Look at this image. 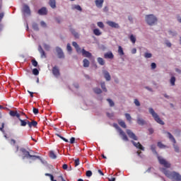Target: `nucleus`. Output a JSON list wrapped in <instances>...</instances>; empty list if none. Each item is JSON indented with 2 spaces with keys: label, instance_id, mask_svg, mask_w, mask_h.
<instances>
[{
  "label": "nucleus",
  "instance_id": "obj_1",
  "mask_svg": "<svg viewBox=\"0 0 181 181\" xmlns=\"http://www.w3.org/2000/svg\"><path fill=\"white\" fill-rule=\"evenodd\" d=\"M21 152L23 153V159H32L33 160H36V159H40V156L33 155L35 151L33 150H26L25 148H20Z\"/></svg>",
  "mask_w": 181,
  "mask_h": 181
},
{
  "label": "nucleus",
  "instance_id": "obj_2",
  "mask_svg": "<svg viewBox=\"0 0 181 181\" xmlns=\"http://www.w3.org/2000/svg\"><path fill=\"white\" fill-rule=\"evenodd\" d=\"M160 170L163 172V173H164V175H165L167 177H168V179H173L174 180L181 181V175L175 171L170 172L166 170V168H161Z\"/></svg>",
  "mask_w": 181,
  "mask_h": 181
},
{
  "label": "nucleus",
  "instance_id": "obj_3",
  "mask_svg": "<svg viewBox=\"0 0 181 181\" xmlns=\"http://www.w3.org/2000/svg\"><path fill=\"white\" fill-rule=\"evenodd\" d=\"M148 111H149V113L152 115L154 121H156L157 124H159L160 125H165V122H163L162 119H160L158 113H156L155 110H153V108L150 107L148 109Z\"/></svg>",
  "mask_w": 181,
  "mask_h": 181
},
{
  "label": "nucleus",
  "instance_id": "obj_4",
  "mask_svg": "<svg viewBox=\"0 0 181 181\" xmlns=\"http://www.w3.org/2000/svg\"><path fill=\"white\" fill-rule=\"evenodd\" d=\"M145 21L149 26H153L158 22V18L153 14H149L146 16Z\"/></svg>",
  "mask_w": 181,
  "mask_h": 181
},
{
  "label": "nucleus",
  "instance_id": "obj_5",
  "mask_svg": "<svg viewBox=\"0 0 181 181\" xmlns=\"http://www.w3.org/2000/svg\"><path fill=\"white\" fill-rule=\"evenodd\" d=\"M165 134H168V139L173 143V148L175 149V151L177 153H179L180 148L179 147L176 145V139L170 134L169 132H165Z\"/></svg>",
  "mask_w": 181,
  "mask_h": 181
},
{
  "label": "nucleus",
  "instance_id": "obj_6",
  "mask_svg": "<svg viewBox=\"0 0 181 181\" xmlns=\"http://www.w3.org/2000/svg\"><path fill=\"white\" fill-rule=\"evenodd\" d=\"M113 126L115 127V128L116 129H117V131H118L119 135H121L123 141H129L127 134L122 131V129H121V127H119V126H118L117 124H114Z\"/></svg>",
  "mask_w": 181,
  "mask_h": 181
},
{
  "label": "nucleus",
  "instance_id": "obj_7",
  "mask_svg": "<svg viewBox=\"0 0 181 181\" xmlns=\"http://www.w3.org/2000/svg\"><path fill=\"white\" fill-rule=\"evenodd\" d=\"M157 158L160 165H162L163 166H164V168H170V163L165 160L163 158L159 156H158Z\"/></svg>",
  "mask_w": 181,
  "mask_h": 181
},
{
  "label": "nucleus",
  "instance_id": "obj_8",
  "mask_svg": "<svg viewBox=\"0 0 181 181\" xmlns=\"http://www.w3.org/2000/svg\"><path fill=\"white\" fill-rule=\"evenodd\" d=\"M52 74H53V76H54V77H59V76H60V69H59V66H54L52 68Z\"/></svg>",
  "mask_w": 181,
  "mask_h": 181
},
{
  "label": "nucleus",
  "instance_id": "obj_9",
  "mask_svg": "<svg viewBox=\"0 0 181 181\" xmlns=\"http://www.w3.org/2000/svg\"><path fill=\"white\" fill-rule=\"evenodd\" d=\"M126 132L129 137L131 138V139H134V141H138V137L134 134V132H132V131L130 129H127Z\"/></svg>",
  "mask_w": 181,
  "mask_h": 181
},
{
  "label": "nucleus",
  "instance_id": "obj_10",
  "mask_svg": "<svg viewBox=\"0 0 181 181\" xmlns=\"http://www.w3.org/2000/svg\"><path fill=\"white\" fill-rule=\"evenodd\" d=\"M106 23L110 28H114L115 29H119V24L115 23L114 21H107Z\"/></svg>",
  "mask_w": 181,
  "mask_h": 181
},
{
  "label": "nucleus",
  "instance_id": "obj_11",
  "mask_svg": "<svg viewBox=\"0 0 181 181\" xmlns=\"http://www.w3.org/2000/svg\"><path fill=\"white\" fill-rule=\"evenodd\" d=\"M56 52L59 59H64V53L63 52V49H62V48L57 47Z\"/></svg>",
  "mask_w": 181,
  "mask_h": 181
},
{
  "label": "nucleus",
  "instance_id": "obj_12",
  "mask_svg": "<svg viewBox=\"0 0 181 181\" xmlns=\"http://www.w3.org/2000/svg\"><path fill=\"white\" fill-rule=\"evenodd\" d=\"M38 52H40L42 59H46V52H45V50H43L42 45L38 46Z\"/></svg>",
  "mask_w": 181,
  "mask_h": 181
},
{
  "label": "nucleus",
  "instance_id": "obj_13",
  "mask_svg": "<svg viewBox=\"0 0 181 181\" xmlns=\"http://www.w3.org/2000/svg\"><path fill=\"white\" fill-rule=\"evenodd\" d=\"M132 144H133L134 146H135L138 149H141V151H145V148H144L143 146L141 145V143L139 142L136 143L132 140Z\"/></svg>",
  "mask_w": 181,
  "mask_h": 181
},
{
  "label": "nucleus",
  "instance_id": "obj_14",
  "mask_svg": "<svg viewBox=\"0 0 181 181\" xmlns=\"http://www.w3.org/2000/svg\"><path fill=\"white\" fill-rule=\"evenodd\" d=\"M82 55L83 56V57H88V59H90V57L93 56L91 52L86 51L84 49H82Z\"/></svg>",
  "mask_w": 181,
  "mask_h": 181
},
{
  "label": "nucleus",
  "instance_id": "obj_15",
  "mask_svg": "<svg viewBox=\"0 0 181 181\" xmlns=\"http://www.w3.org/2000/svg\"><path fill=\"white\" fill-rule=\"evenodd\" d=\"M95 4L97 8H99L100 9H101V8H103V5L104 4V0H95Z\"/></svg>",
  "mask_w": 181,
  "mask_h": 181
},
{
  "label": "nucleus",
  "instance_id": "obj_16",
  "mask_svg": "<svg viewBox=\"0 0 181 181\" xmlns=\"http://www.w3.org/2000/svg\"><path fill=\"white\" fill-rule=\"evenodd\" d=\"M23 13H26L27 15H30V8L28 5H24L23 7Z\"/></svg>",
  "mask_w": 181,
  "mask_h": 181
},
{
  "label": "nucleus",
  "instance_id": "obj_17",
  "mask_svg": "<svg viewBox=\"0 0 181 181\" xmlns=\"http://www.w3.org/2000/svg\"><path fill=\"white\" fill-rule=\"evenodd\" d=\"M103 73L104 74V77L106 81H110V80H111V76L110 75V72H108L107 71H103Z\"/></svg>",
  "mask_w": 181,
  "mask_h": 181
},
{
  "label": "nucleus",
  "instance_id": "obj_18",
  "mask_svg": "<svg viewBox=\"0 0 181 181\" xmlns=\"http://www.w3.org/2000/svg\"><path fill=\"white\" fill-rule=\"evenodd\" d=\"M11 117H17L18 119L21 118V115L18 113V111L11 110L9 112Z\"/></svg>",
  "mask_w": 181,
  "mask_h": 181
},
{
  "label": "nucleus",
  "instance_id": "obj_19",
  "mask_svg": "<svg viewBox=\"0 0 181 181\" xmlns=\"http://www.w3.org/2000/svg\"><path fill=\"white\" fill-rule=\"evenodd\" d=\"M38 14L39 15H47V9H46L45 7L41 8L40 10H38Z\"/></svg>",
  "mask_w": 181,
  "mask_h": 181
},
{
  "label": "nucleus",
  "instance_id": "obj_20",
  "mask_svg": "<svg viewBox=\"0 0 181 181\" xmlns=\"http://www.w3.org/2000/svg\"><path fill=\"white\" fill-rule=\"evenodd\" d=\"M105 59H114V54L111 52H107L104 54Z\"/></svg>",
  "mask_w": 181,
  "mask_h": 181
},
{
  "label": "nucleus",
  "instance_id": "obj_21",
  "mask_svg": "<svg viewBox=\"0 0 181 181\" xmlns=\"http://www.w3.org/2000/svg\"><path fill=\"white\" fill-rule=\"evenodd\" d=\"M137 124H139V125H145V124H146V122L144 119H142V118H141V117H138L137 118Z\"/></svg>",
  "mask_w": 181,
  "mask_h": 181
},
{
  "label": "nucleus",
  "instance_id": "obj_22",
  "mask_svg": "<svg viewBox=\"0 0 181 181\" xmlns=\"http://www.w3.org/2000/svg\"><path fill=\"white\" fill-rule=\"evenodd\" d=\"M70 31L72 33V35H74V37H76V39H78L80 35H78V33L76 32L75 29L71 28Z\"/></svg>",
  "mask_w": 181,
  "mask_h": 181
},
{
  "label": "nucleus",
  "instance_id": "obj_23",
  "mask_svg": "<svg viewBox=\"0 0 181 181\" xmlns=\"http://www.w3.org/2000/svg\"><path fill=\"white\" fill-rule=\"evenodd\" d=\"M49 5L52 9L56 8V0H49Z\"/></svg>",
  "mask_w": 181,
  "mask_h": 181
},
{
  "label": "nucleus",
  "instance_id": "obj_24",
  "mask_svg": "<svg viewBox=\"0 0 181 181\" xmlns=\"http://www.w3.org/2000/svg\"><path fill=\"white\" fill-rule=\"evenodd\" d=\"M18 119L21 122V127H26V125H28V120L22 119L21 117Z\"/></svg>",
  "mask_w": 181,
  "mask_h": 181
},
{
  "label": "nucleus",
  "instance_id": "obj_25",
  "mask_svg": "<svg viewBox=\"0 0 181 181\" xmlns=\"http://www.w3.org/2000/svg\"><path fill=\"white\" fill-rule=\"evenodd\" d=\"M98 60V63L100 65V66H104V64H105V61H104V59L101 58V57H98L97 59Z\"/></svg>",
  "mask_w": 181,
  "mask_h": 181
},
{
  "label": "nucleus",
  "instance_id": "obj_26",
  "mask_svg": "<svg viewBox=\"0 0 181 181\" xmlns=\"http://www.w3.org/2000/svg\"><path fill=\"white\" fill-rule=\"evenodd\" d=\"M83 67H89L90 66V61H88V59H84L83 60Z\"/></svg>",
  "mask_w": 181,
  "mask_h": 181
},
{
  "label": "nucleus",
  "instance_id": "obj_27",
  "mask_svg": "<svg viewBox=\"0 0 181 181\" xmlns=\"http://www.w3.org/2000/svg\"><path fill=\"white\" fill-rule=\"evenodd\" d=\"M1 9V6H0ZM4 16H5V13L4 12L0 13V23L2 22V19H4ZM2 30V25H0V32Z\"/></svg>",
  "mask_w": 181,
  "mask_h": 181
},
{
  "label": "nucleus",
  "instance_id": "obj_28",
  "mask_svg": "<svg viewBox=\"0 0 181 181\" xmlns=\"http://www.w3.org/2000/svg\"><path fill=\"white\" fill-rule=\"evenodd\" d=\"M118 124L119 126L122 127V128H127V124H125V122L122 120H118Z\"/></svg>",
  "mask_w": 181,
  "mask_h": 181
},
{
  "label": "nucleus",
  "instance_id": "obj_29",
  "mask_svg": "<svg viewBox=\"0 0 181 181\" xmlns=\"http://www.w3.org/2000/svg\"><path fill=\"white\" fill-rule=\"evenodd\" d=\"M93 33L95 36H101L102 34L101 31L98 28L93 30Z\"/></svg>",
  "mask_w": 181,
  "mask_h": 181
},
{
  "label": "nucleus",
  "instance_id": "obj_30",
  "mask_svg": "<svg viewBox=\"0 0 181 181\" xmlns=\"http://www.w3.org/2000/svg\"><path fill=\"white\" fill-rule=\"evenodd\" d=\"M72 9H76V11H79V12H81V11H83V8H81V6H80V5L72 6Z\"/></svg>",
  "mask_w": 181,
  "mask_h": 181
},
{
  "label": "nucleus",
  "instance_id": "obj_31",
  "mask_svg": "<svg viewBox=\"0 0 181 181\" xmlns=\"http://www.w3.org/2000/svg\"><path fill=\"white\" fill-rule=\"evenodd\" d=\"M49 158H51V159H56L57 158V156H56L54 151H49Z\"/></svg>",
  "mask_w": 181,
  "mask_h": 181
},
{
  "label": "nucleus",
  "instance_id": "obj_32",
  "mask_svg": "<svg viewBox=\"0 0 181 181\" xmlns=\"http://www.w3.org/2000/svg\"><path fill=\"white\" fill-rule=\"evenodd\" d=\"M129 39L132 43H133V45H135V42H136V37L134 35H131Z\"/></svg>",
  "mask_w": 181,
  "mask_h": 181
},
{
  "label": "nucleus",
  "instance_id": "obj_33",
  "mask_svg": "<svg viewBox=\"0 0 181 181\" xmlns=\"http://www.w3.org/2000/svg\"><path fill=\"white\" fill-rule=\"evenodd\" d=\"M151 150L152 151L153 153H154L155 155H158V151H156V146L151 145Z\"/></svg>",
  "mask_w": 181,
  "mask_h": 181
},
{
  "label": "nucleus",
  "instance_id": "obj_34",
  "mask_svg": "<svg viewBox=\"0 0 181 181\" xmlns=\"http://www.w3.org/2000/svg\"><path fill=\"white\" fill-rule=\"evenodd\" d=\"M118 53L119 56H124V49H122V47L121 46L118 47Z\"/></svg>",
  "mask_w": 181,
  "mask_h": 181
},
{
  "label": "nucleus",
  "instance_id": "obj_35",
  "mask_svg": "<svg viewBox=\"0 0 181 181\" xmlns=\"http://www.w3.org/2000/svg\"><path fill=\"white\" fill-rule=\"evenodd\" d=\"M157 145L160 149H165V148H167V146L160 141L158 142Z\"/></svg>",
  "mask_w": 181,
  "mask_h": 181
},
{
  "label": "nucleus",
  "instance_id": "obj_36",
  "mask_svg": "<svg viewBox=\"0 0 181 181\" xmlns=\"http://www.w3.org/2000/svg\"><path fill=\"white\" fill-rule=\"evenodd\" d=\"M124 115H125L126 119L129 121V122H131V121H132V117H131V115H129V113H125Z\"/></svg>",
  "mask_w": 181,
  "mask_h": 181
},
{
  "label": "nucleus",
  "instance_id": "obj_37",
  "mask_svg": "<svg viewBox=\"0 0 181 181\" xmlns=\"http://www.w3.org/2000/svg\"><path fill=\"white\" fill-rule=\"evenodd\" d=\"M72 45L74 46V47H75L77 52L80 50V46H78V44H77V42H73Z\"/></svg>",
  "mask_w": 181,
  "mask_h": 181
},
{
  "label": "nucleus",
  "instance_id": "obj_38",
  "mask_svg": "<svg viewBox=\"0 0 181 181\" xmlns=\"http://www.w3.org/2000/svg\"><path fill=\"white\" fill-rule=\"evenodd\" d=\"M176 82V78L175 76H172L170 79V83L171 86H175V83Z\"/></svg>",
  "mask_w": 181,
  "mask_h": 181
},
{
  "label": "nucleus",
  "instance_id": "obj_39",
  "mask_svg": "<svg viewBox=\"0 0 181 181\" xmlns=\"http://www.w3.org/2000/svg\"><path fill=\"white\" fill-rule=\"evenodd\" d=\"M93 91L95 93V94H101L103 93V90L98 88H93Z\"/></svg>",
  "mask_w": 181,
  "mask_h": 181
},
{
  "label": "nucleus",
  "instance_id": "obj_40",
  "mask_svg": "<svg viewBox=\"0 0 181 181\" xmlns=\"http://www.w3.org/2000/svg\"><path fill=\"white\" fill-rule=\"evenodd\" d=\"M100 86L103 90L105 91V93H107V88H105V82L101 83Z\"/></svg>",
  "mask_w": 181,
  "mask_h": 181
},
{
  "label": "nucleus",
  "instance_id": "obj_41",
  "mask_svg": "<svg viewBox=\"0 0 181 181\" xmlns=\"http://www.w3.org/2000/svg\"><path fill=\"white\" fill-rule=\"evenodd\" d=\"M55 135L57 136H58L59 138H60L61 139H62V141H64V142H69L68 139H66V138L62 136V135H60L59 134H56Z\"/></svg>",
  "mask_w": 181,
  "mask_h": 181
},
{
  "label": "nucleus",
  "instance_id": "obj_42",
  "mask_svg": "<svg viewBox=\"0 0 181 181\" xmlns=\"http://www.w3.org/2000/svg\"><path fill=\"white\" fill-rule=\"evenodd\" d=\"M32 26L34 30H39V26L37 25V23H33Z\"/></svg>",
  "mask_w": 181,
  "mask_h": 181
},
{
  "label": "nucleus",
  "instance_id": "obj_43",
  "mask_svg": "<svg viewBox=\"0 0 181 181\" xmlns=\"http://www.w3.org/2000/svg\"><path fill=\"white\" fill-rule=\"evenodd\" d=\"M45 175L49 176V177H50L51 181H57V180H54V177L52 174L45 173Z\"/></svg>",
  "mask_w": 181,
  "mask_h": 181
},
{
  "label": "nucleus",
  "instance_id": "obj_44",
  "mask_svg": "<svg viewBox=\"0 0 181 181\" xmlns=\"http://www.w3.org/2000/svg\"><path fill=\"white\" fill-rule=\"evenodd\" d=\"M43 46H44L45 50H46L47 52H49L50 50V45L47 44H44Z\"/></svg>",
  "mask_w": 181,
  "mask_h": 181
},
{
  "label": "nucleus",
  "instance_id": "obj_45",
  "mask_svg": "<svg viewBox=\"0 0 181 181\" xmlns=\"http://www.w3.org/2000/svg\"><path fill=\"white\" fill-rule=\"evenodd\" d=\"M107 101L109 103L110 107H114V105H115V104L114 103V101H112V100L107 99Z\"/></svg>",
  "mask_w": 181,
  "mask_h": 181
},
{
  "label": "nucleus",
  "instance_id": "obj_46",
  "mask_svg": "<svg viewBox=\"0 0 181 181\" xmlns=\"http://www.w3.org/2000/svg\"><path fill=\"white\" fill-rule=\"evenodd\" d=\"M33 127L34 128H36L37 127V122L33 120L31 122V127Z\"/></svg>",
  "mask_w": 181,
  "mask_h": 181
},
{
  "label": "nucleus",
  "instance_id": "obj_47",
  "mask_svg": "<svg viewBox=\"0 0 181 181\" xmlns=\"http://www.w3.org/2000/svg\"><path fill=\"white\" fill-rule=\"evenodd\" d=\"M144 57H146V59H151V57H152V54L146 52L144 54Z\"/></svg>",
  "mask_w": 181,
  "mask_h": 181
},
{
  "label": "nucleus",
  "instance_id": "obj_48",
  "mask_svg": "<svg viewBox=\"0 0 181 181\" xmlns=\"http://www.w3.org/2000/svg\"><path fill=\"white\" fill-rule=\"evenodd\" d=\"M97 25L100 29H104V23L103 22H98Z\"/></svg>",
  "mask_w": 181,
  "mask_h": 181
},
{
  "label": "nucleus",
  "instance_id": "obj_49",
  "mask_svg": "<svg viewBox=\"0 0 181 181\" xmlns=\"http://www.w3.org/2000/svg\"><path fill=\"white\" fill-rule=\"evenodd\" d=\"M31 63L34 67H37V62L35 59H32Z\"/></svg>",
  "mask_w": 181,
  "mask_h": 181
},
{
  "label": "nucleus",
  "instance_id": "obj_50",
  "mask_svg": "<svg viewBox=\"0 0 181 181\" xmlns=\"http://www.w3.org/2000/svg\"><path fill=\"white\" fill-rule=\"evenodd\" d=\"M86 176L87 177H91L93 176V172L91 170L86 171Z\"/></svg>",
  "mask_w": 181,
  "mask_h": 181
},
{
  "label": "nucleus",
  "instance_id": "obj_51",
  "mask_svg": "<svg viewBox=\"0 0 181 181\" xmlns=\"http://www.w3.org/2000/svg\"><path fill=\"white\" fill-rule=\"evenodd\" d=\"M33 74H34V76H38L39 74V70H37V69H34L33 70Z\"/></svg>",
  "mask_w": 181,
  "mask_h": 181
},
{
  "label": "nucleus",
  "instance_id": "obj_52",
  "mask_svg": "<svg viewBox=\"0 0 181 181\" xmlns=\"http://www.w3.org/2000/svg\"><path fill=\"white\" fill-rule=\"evenodd\" d=\"M169 35L170 36H176L177 33L175 31L169 30L168 31Z\"/></svg>",
  "mask_w": 181,
  "mask_h": 181
},
{
  "label": "nucleus",
  "instance_id": "obj_53",
  "mask_svg": "<svg viewBox=\"0 0 181 181\" xmlns=\"http://www.w3.org/2000/svg\"><path fill=\"white\" fill-rule=\"evenodd\" d=\"M66 49H67L68 52L71 53L72 48H71V45H70V44H67Z\"/></svg>",
  "mask_w": 181,
  "mask_h": 181
},
{
  "label": "nucleus",
  "instance_id": "obj_54",
  "mask_svg": "<svg viewBox=\"0 0 181 181\" xmlns=\"http://www.w3.org/2000/svg\"><path fill=\"white\" fill-rule=\"evenodd\" d=\"M134 104L135 105H136V107L141 106V103H139V100H138V99L134 100Z\"/></svg>",
  "mask_w": 181,
  "mask_h": 181
},
{
  "label": "nucleus",
  "instance_id": "obj_55",
  "mask_svg": "<svg viewBox=\"0 0 181 181\" xmlns=\"http://www.w3.org/2000/svg\"><path fill=\"white\" fill-rule=\"evenodd\" d=\"M33 112L36 115L39 114V109L33 107Z\"/></svg>",
  "mask_w": 181,
  "mask_h": 181
},
{
  "label": "nucleus",
  "instance_id": "obj_56",
  "mask_svg": "<svg viewBox=\"0 0 181 181\" xmlns=\"http://www.w3.org/2000/svg\"><path fill=\"white\" fill-rule=\"evenodd\" d=\"M78 165H80V159L79 158H76L75 160V166L77 167V166H78Z\"/></svg>",
  "mask_w": 181,
  "mask_h": 181
},
{
  "label": "nucleus",
  "instance_id": "obj_57",
  "mask_svg": "<svg viewBox=\"0 0 181 181\" xmlns=\"http://www.w3.org/2000/svg\"><path fill=\"white\" fill-rule=\"evenodd\" d=\"M106 115L108 117V118H112V117H114V113L107 112Z\"/></svg>",
  "mask_w": 181,
  "mask_h": 181
},
{
  "label": "nucleus",
  "instance_id": "obj_58",
  "mask_svg": "<svg viewBox=\"0 0 181 181\" xmlns=\"http://www.w3.org/2000/svg\"><path fill=\"white\" fill-rule=\"evenodd\" d=\"M151 69L154 70V69H156V64L155 62L151 63Z\"/></svg>",
  "mask_w": 181,
  "mask_h": 181
},
{
  "label": "nucleus",
  "instance_id": "obj_59",
  "mask_svg": "<svg viewBox=\"0 0 181 181\" xmlns=\"http://www.w3.org/2000/svg\"><path fill=\"white\" fill-rule=\"evenodd\" d=\"M40 25L42 28H46V23L45 21H41Z\"/></svg>",
  "mask_w": 181,
  "mask_h": 181
},
{
  "label": "nucleus",
  "instance_id": "obj_60",
  "mask_svg": "<svg viewBox=\"0 0 181 181\" xmlns=\"http://www.w3.org/2000/svg\"><path fill=\"white\" fill-rule=\"evenodd\" d=\"M67 168H69V166L67 165V164H64L62 165V168L64 169V170H67Z\"/></svg>",
  "mask_w": 181,
  "mask_h": 181
},
{
  "label": "nucleus",
  "instance_id": "obj_61",
  "mask_svg": "<svg viewBox=\"0 0 181 181\" xmlns=\"http://www.w3.org/2000/svg\"><path fill=\"white\" fill-rule=\"evenodd\" d=\"M75 141H76V138L71 137L70 139V144H74Z\"/></svg>",
  "mask_w": 181,
  "mask_h": 181
},
{
  "label": "nucleus",
  "instance_id": "obj_62",
  "mask_svg": "<svg viewBox=\"0 0 181 181\" xmlns=\"http://www.w3.org/2000/svg\"><path fill=\"white\" fill-rule=\"evenodd\" d=\"M27 124H28L29 128H32V122L27 120Z\"/></svg>",
  "mask_w": 181,
  "mask_h": 181
},
{
  "label": "nucleus",
  "instance_id": "obj_63",
  "mask_svg": "<svg viewBox=\"0 0 181 181\" xmlns=\"http://www.w3.org/2000/svg\"><path fill=\"white\" fill-rule=\"evenodd\" d=\"M103 12H108V6H105L104 7Z\"/></svg>",
  "mask_w": 181,
  "mask_h": 181
},
{
  "label": "nucleus",
  "instance_id": "obj_64",
  "mask_svg": "<svg viewBox=\"0 0 181 181\" xmlns=\"http://www.w3.org/2000/svg\"><path fill=\"white\" fill-rule=\"evenodd\" d=\"M109 181H115V177L108 178Z\"/></svg>",
  "mask_w": 181,
  "mask_h": 181
}]
</instances>
